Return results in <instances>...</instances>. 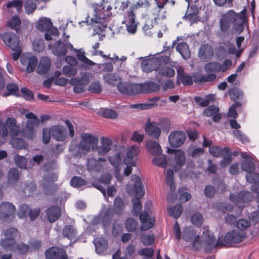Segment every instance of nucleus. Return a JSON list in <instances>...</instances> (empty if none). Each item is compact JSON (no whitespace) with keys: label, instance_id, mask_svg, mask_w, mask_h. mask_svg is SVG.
Instances as JSON below:
<instances>
[{"label":"nucleus","instance_id":"nucleus-1","mask_svg":"<svg viewBox=\"0 0 259 259\" xmlns=\"http://www.w3.org/2000/svg\"><path fill=\"white\" fill-rule=\"evenodd\" d=\"M197 83H201L210 81V63H207L203 70H201L200 73H195L191 76L184 72V69L179 67L177 69V84L179 85L180 81L184 85H190L192 84L193 81Z\"/></svg>","mask_w":259,"mask_h":259},{"label":"nucleus","instance_id":"nucleus-2","mask_svg":"<svg viewBox=\"0 0 259 259\" xmlns=\"http://www.w3.org/2000/svg\"><path fill=\"white\" fill-rule=\"evenodd\" d=\"M246 236L247 233L245 231L233 230L227 233L223 238H220L217 242H215V240L211 236V245L215 244L217 246H219L236 244L243 241Z\"/></svg>","mask_w":259,"mask_h":259},{"label":"nucleus","instance_id":"nucleus-3","mask_svg":"<svg viewBox=\"0 0 259 259\" xmlns=\"http://www.w3.org/2000/svg\"><path fill=\"white\" fill-rule=\"evenodd\" d=\"M81 140L78 144V149L84 152L86 154L91 148L95 151L96 145L98 144L99 140L97 137L89 133H83L80 136Z\"/></svg>","mask_w":259,"mask_h":259},{"label":"nucleus","instance_id":"nucleus-4","mask_svg":"<svg viewBox=\"0 0 259 259\" xmlns=\"http://www.w3.org/2000/svg\"><path fill=\"white\" fill-rule=\"evenodd\" d=\"M138 83H133L130 82H119L117 85L118 91L122 94L132 96L139 94Z\"/></svg>","mask_w":259,"mask_h":259},{"label":"nucleus","instance_id":"nucleus-5","mask_svg":"<svg viewBox=\"0 0 259 259\" xmlns=\"http://www.w3.org/2000/svg\"><path fill=\"white\" fill-rule=\"evenodd\" d=\"M132 181L135 183L133 188L131 186H127L126 192L131 195H138L142 197L144 195V185L141 179L136 175H132Z\"/></svg>","mask_w":259,"mask_h":259},{"label":"nucleus","instance_id":"nucleus-6","mask_svg":"<svg viewBox=\"0 0 259 259\" xmlns=\"http://www.w3.org/2000/svg\"><path fill=\"white\" fill-rule=\"evenodd\" d=\"M231 201L236 203L238 207L242 206V204L247 203L252 200L253 195L248 192L241 191L237 193H231L230 195Z\"/></svg>","mask_w":259,"mask_h":259},{"label":"nucleus","instance_id":"nucleus-7","mask_svg":"<svg viewBox=\"0 0 259 259\" xmlns=\"http://www.w3.org/2000/svg\"><path fill=\"white\" fill-rule=\"evenodd\" d=\"M46 259H68L66 251L62 248L52 246L45 251Z\"/></svg>","mask_w":259,"mask_h":259},{"label":"nucleus","instance_id":"nucleus-8","mask_svg":"<svg viewBox=\"0 0 259 259\" xmlns=\"http://www.w3.org/2000/svg\"><path fill=\"white\" fill-rule=\"evenodd\" d=\"M186 135L183 132L176 131L171 132L168 136V142L170 146L178 148L182 146L185 142Z\"/></svg>","mask_w":259,"mask_h":259},{"label":"nucleus","instance_id":"nucleus-9","mask_svg":"<svg viewBox=\"0 0 259 259\" xmlns=\"http://www.w3.org/2000/svg\"><path fill=\"white\" fill-rule=\"evenodd\" d=\"M68 49L77 51V50L73 48L71 43H64L61 41H57L53 47L52 52L54 55L58 57L65 56L67 53Z\"/></svg>","mask_w":259,"mask_h":259},{"label":"nucleus","instance_id":"nucleus-10","mask_svg":"<svg viewBox=\"0 0 259 259\" xmlns=\"http://www.w3.org/2000/svg\"><path fill=\"white\" fill-rule=\"evenodd\" d=\"M58 179V175L54 172H49L43 176L41 184L44 191L46 192L47 194L51 193V192H47L50 188L54 189L57 188V186L54 184V182L56 181Z\"/></svg>","mask_w":259,"mask_h":259},{"label":"nucleus","instance_id":"nucleus-11","mask_svg":"<svg viewBox=\"0 0 259 259\" xmlns=\"http://www.w3.org/2000/svg\"><path fill=\"white\" fill-rule=\"evenodd\" d=\"M0 38L4 44L10 48H14V47L20 45L19 36L14 33L10 32L1 33Z\"/></svg>","mask_w":259,"mask_h":259},{"label":"nucleus","instance_id":"nucleus-12","mask_svg":"<svg viewBox=\"0 0 259 259\" xmlns=\"http://www.w3.org/2000/svg\"><path fill=\"white\" fill-rule=\"evenodd\" d=\"M89 82L88 76L83 75L81 78H73L70 80V83L74 86L73 91L75 93H80L85 91V85Z\"/></svg>","mask_w":259,"mask_h":259},{"label":"nucleus","instance_id":"nucleus-13","mask_svg":"<svg viewBox=\"0 0 259 259\" xmlns=\"http://www.w3.org/2000/svg\"><path fill=\"white\" fill-rule=\"evenodd\" d=\"M106 162L104 158L100 157L98 159L90 158L87 160V168L90 171L101 172L104 168V163Z\"/></svg>","mask_w":259,"mask_h":259},{"label":"nucleus","instance_id":"nucleus-14","mask_svg":"<svg viewBox=\"0 0 259 259\" xmlns=\"http://www.w3.org/2000/svg\"><path fill=\"white\" fill-rule=\"evenodd\" d=\"M112 144L113 142L111 139L102 137L100 138V145H96L95 151L99 155H104L111 150Z\"/></svg>","mask_w":259,"mask_h":259},{"label":"nucleus","instance_id":"nucleus-15","mask_svg":"<svg viewBox=\"0 0 259 259\" xmlns=\"http://www.w3.org/2000/svg\"><path fill=\"white\" fill-rule=\"evenodd\" d=\"M139 94L145 93H151L158 91L160 85L151 81H147L142 83H138Z\"/></svg>","mask_w":259,"mask_h":259},{"label":"nucleus","instance_id":"nucleus-16","mask_svg":"<svg viewBox=\"0 0 259 259\" xmlns=\"http://www.w3.org/2000/svg\"><path fill=\"white\" fill-rule=\"evenodd\" d=\"M140 220L142 223L141 230L146 231L152 228L155 224V219L150 218L149 214L147 211H144L140 215Z\"/></svg>","mask_w":259,"mask_h":259},{"label":"nucleus","instance_id":"nucleus-17","mask_svg":"<svg viewBox=\"0 0 259 259\" xmlns=\"http://www.w3.org/2000/svg\"><path fill=\"white\" fill-rule=\"evenodd\" d=\"M15 211V207L9 202H3L0 204V219L4 220L14 214Z\"/></svg>","mask_w":259,"mask_h":259},{"label":"nucleus","instance_id":"nucleus-18","mask_svg":"<svg viewBox=\"0 0 259 259\" xmlns=\"http://www.w3.org/2000/svg\"><path fill=\"white\" fill-rule=\"evenodd\" d=\"M48 221L53 223L58 220L61 214V209L57 205H51L46 211Z\"/></svg>","mask_w":259,"mask_h":259},{"label":"nucleus","instance_id":"nucleus-19","mask_svg":"<svg viewBox=\"0 0 259 259\" xmlns=\"http://www.w3.org/2000/svg\"><path fill=\"white\" fill-rule=\"evenodd\" d=\"M39 119L28 120L26 123V128L24 134L28 139H33L35 137V131L34 127L39 124Z\"/></svg>","mask_w":259,"mask_h":259},{"label":"nucleus","instance_id":"nucleus-20","mask_svg":"<svg viewBox=\"0 0 259 259\" xmlns=\"http://www.w3.org/2000/svg\"><path fill=\"white\" fill-rule=\"evenodd\" d=\"M175 74V71L174 69L168 66H164L160 67L156 72L155 80L160 83L161 81V78L159 76H163L167 77H172Z\"/></svg>","mask_w":259,"mask_h":259},{"label":"nucleus","instance_id":"nucleus-21","mask_svg":"<svg viewBox=\"0 0 259 259\" xmlns=\"http://www.w3.org/2000/svg\"><path fill=\"white\" fill-rule=\"evenodd\" d=\"M50 129L53 139L58 141H63L66 139V133L64 127L60 125L53 126Z\"/></svg>","mask_w":259,"mask_h":259},{"label":"nucleus","instance_id":"nucleus-22","mask_svg":"<svg viewBox=\"0 0 259 259\" xmlns=\"http://www.w3.org/2000/svg\"><path fill=\"white\" fill-rule=\"evenodd\" d=\"M145 130L146 134L155 139H158L161 134L160 129L155 122H147Z\"/></svg>","mask_w":259,"mask_h":259},{"label":"nucleus","instance_id":"nucleus-23","mask_svg":"<svg viewBox=\"0 0 259 259\" xmlns=\"http://www.w3.org/2000/svg\"><path fill=\"white\" fill-rule=\"evenodd\" d=\"M135 15L133 11L129 12L125 20L127 30L131 33L136 32L137 24L135 22Z\"/></svg>","mask_w":259,"mask_h":259},{"label":"nucleus","instance_id":"nucleus-24","mask_svg":"<svg viewBox=\"0 0 259 259\" xmlns=\"http://www.w3.org/2000/svg\"><path fill=\"white\" fill-rule=\"evenodd\" d=\"M51 64V62L49 58L42 57L37 66V72L40 74L47 73L50 70Z\"/></svg>","mask_w":259,"mask_h":259},{"label":"nucleus","instance_id":"nucleus-25","mask_svg":"<svg viewBox=\"0 0 259 259\" xmlns=\"http://www.w3.org/2000/svg\"><path fill=\"white\" fill-rule=\"evenodd\" d=\"M63 237L67 238L70 240H72L77 237V232L73 225H65L62 230Z\"/></svg>","mask_w":259,"mask_h":259},{"label":"nucleus","instance_id":"nucleus-26","mask_svg":"<svg viewBox=\"0 0 259 259\" xmlns=\"http://www.w3.org/2000/svg\"><path fill=\"white\" fill-rule=\"evenodd\" d=\"M140 153L139 147L137 146H132L130 147L126 151V155L124 158V161H126V163L130 164V162H136L134 157L137 156Z\"/></svg>","mask_w":259,"mask_h":259},{"label":"nucleus","instance_id":"nucleus-27","mask_svg":"<svg viewBox=\"0 0 259 259\" xmlns=\"http://www.w3.org/2000/svg\"><path fill=\"white\" fill-rule=\"evenodd\" d=\"M176 50L184 59L187 60L190 58L191 52L188 45L186 42L178 43L176 47Z\"/></svg>","mask_w":259,"mask_h":259},{"label":"nucleus","instance_id":"nucleus-28","mask_svg":"<svg viewBox=\"0 0 259 259\" xmlns=\"http://www.w3.org/2000/svg\"><path fill=\"white\" fill-rule=\"evenodd\" d=\"M96 250L98 254L102 253L106 250L108 246L107 239L104 238H98L94 240Z\"/></svg>","mask_w":259,"mask_h":259},{"label":"nucleus","instance_id":"nucleus-29","mask_svg":"<svg viewBox=\"0 0 259 259\" xmlns=\"http://www.w3.org/2000/svg\"><path fill=\"white\" fill-rule=\"evenodd\" d=\"M199 57L203 61H208L210 58V46L202 45L199 50Z\"/></svg>","mask_w":259,"mask_h":259},{"label":"nucleus","instance_id":"nucleus-30","mask_svg":"<svg viewBox=\"0 0 259 259\" xmlns=\"http://www.w3.org/2000/svg\"><path fill=\"white\" fill-rule=\"evenodd\" d=\"M146 145L149 152L152 155L156 156L161 154L162 149L157 142L149 140L147 142Z\"/></svg>","mask_w":259,"mask_h":259},{"label":"nucleus","instance_id":"nucleus-31","mask_svg":"<svg viewBox=\"0 0 259 259\" xmlns=\"http://www.w3.org/2000/svg\"><path fill=\"white\" fill-rule=\"evenodd\" d=\"M19 179L18 169L17 168H12L8 174L7 181L8 184L14 187Z\"/></svg>","mask_w":259,"mask_h":259},{"label":"nucleus","instance_id":"nucleus-32","mask_svg":"<svg viewBox=\"0 0 259 259\" xmlns=\"http://www.w3.org/2000/svg\"><path fill=\"white\" fill-rule=\"evenodd\" d=\"M175 159L177 165L175 167V171H178L186 162V157L183 151L178 150L175 153Z\"/></svg>","mask_w":259,"mask_h":259},{"label":"nucleus","instance_id":"nucleus-33","mask_svg":"<svg viewBox=\"0 0 259 259\" xmlns=\"http://www.w3.org/2000/svg\"><path fill=\"white\" fill-rule=\"evenodd\" d=\"M103 78L106 83L112 86H117L119 82L122 80L121 78L115 73L106 74L103 76Z\"/></svg>","mask_w":259,"mask_h":259},{"label":"nucleus","instance_id":"nucleus-34","mask_svg":"<svg viewBox=\"0 0 259 259\" xmlns=\"http://www.w3.org/2000/svg\"><path fill=\"white\" fill-rule=\"evenodd\" d=\"M91 21L92 22L95 23V24L93 25L94 32L93 35L98 34L102 35V33L104 30V27L101 24V18L100 17H95L92 18Z\"/></svg>","mask_w":259,"mask_h":259},{"label":"nucleus","instance_id":"nucleus-35","mask_svg":"<svg viewBox=\"0 0 259 259\" xmlns=\"http://www.w3.org/2000/svg\"><path fill=\"white\" fill-rule=\"evenodd\" d=\"M246 21V18L243 15H241L240 16L236 17L234 25V29L238 33H241L243 32L244 28V24Z\"/></svg>","mask_w":259,"mask_h":259},{"label":"nucleus","instance_id":"nucleus-36","mask_svg":"<svg viewBox=\"0 0 259 259\" xmlns=\"http://www.w3.org/2000/svg\"><path fill=\"white\" fill-rule=\"evenodd\" d=\"M52 27V23L48 18L40 19L38 21L37 28L41 31H50Z\"/></svg>","mask_w":259,"mask_h":259},{"label":"nucleus","instance_id":"nucleus-37","mask_svg":"<svg viewBox=\"0 0 259 259\" xmlns=\"http://www.w3.org/2000/svg\"><path fill=\"white\" fill-rule=\"evenodd\" d=\"M167 210L169 215L177 219L181 215L183 208L181 204H178L174 206L167 207Z\"/></svg>","mask_w":259,"mask_h":259},{"label":"nucleus","instance_id":"nucleus-38","mask_svg":"<svg viewBox=\"0 0 259 259\" xmlns=\"http://www.w3.org/2000/svg\"><path fill=\"white\" fill-rule=\"evenodd\" d=\"M0 245L4 250L12 251L16 245V240L5 238L1 240Z\"/></svg>","mask_w":259,"mask_h":259},{"label":"nucleus","instance_id":"nucleus-39","mask_svg":"<svg viewBox=\"0 0 259 259\" xmlns=\"http://www.w3.org/2000/svg\"><path fill=\"white\" fill-rule=\"evenodd\" d=\"M20 25L21 21L19 17L17 15L13 16L11 19L7 22V26L17 32L19 30Z\"/></svg>","mask_w":259,"mask_h":259},{"label":"nucleus","instance_id":"nucleus-40","mask_svg":"<svg viewBox=\"0 0 259 259\" xmlns=\"http://www.w3.org/2000/svg\"><path fill=\"white\" fill-rule=\"evenodd\" d=\"M166 182L170 187L171 191H174L176 189L175 182L174 181V172L172 169H168L165 176Z\"/></svg>","mask_w":259,"mask_h":259},{"label":"nucleus","instance_id":"nucleus-41","mask_svg":"<svg viewBox=\"0 0 259 259\" xmlns=\"http://www.w3.org/2000/svg\"><path fill=\"white\" fill-rule=\"evenodd\" d=\"M231 153V151L227 147H225L223 149H222L218 146H211V155L215 157H219L224 155L225 153Z\"/></svg>","mask_w":259,"mask_h":259},{"label":"nucleus","instance_id":"nucleus-42","mask_svg":"<svg viewBox=\"0 0 259 259\" xmlns=\"http://www.w3.org/2000/svg\"><path fill=\"white\" fill-rule=\"evenodd\" d=\"M29 247L28 245L25 244L23 242H20L19 243L15 245V247L12 251L14 252H17L19 254H25L29 250Z\"/></svg>","mask_w":259,"mask_h":259},{"label":"nucleus","instance_id":"nucleus-43","mask_svg":"<svg viewBox=\"0 0 259 259\" xmlns=\"http://www.w3.org/2000/svg\"><path fill=\"white\" fill-rule=\"evenodd\" d=\"M63 73L67 77L75 76L77 73V69L74 66L65 65L62 68Z\"/></svg>","mask_w":259,"mask_h":259},{"label":"nucleus","instance_id":"nucleus-44","mask_svg":"<svg viewBox=\"0 0 259 259\" xmlns=\"http://www.w3.org/2000/svg\"><path fill=\"white\" fill-rule=\"evenodd\" d=\"M241 165L242 170L248 173L252 172L255 169V165L252 160L243 161Z\"/></svg>","mask_w":259,"mask_h":259},{"label":"nucleus","instance_id":"nucleus-45","mask_svg":"<svg viewBox=\"0 0 259 259\" xmlns=\"http://www.w3.org/2000/svg\"><path fill=\"white\" fill-rule=\"evenodd\" d=\"M159 157L152 159V163L158 166L165 168L167 166L166 157L165 155H159Z\"/></svg>","mask_w":259,"mask_h":259},{"label":"nucleus","instance_id":"nucleus-46","mask_svg":"<svg viewBox=\"0 0 259 259\" xmlns=\"http://www.w3.org/2000/svg\"><path fill=\"white\" fill-rule=\"evenodd\" d=\"M133 203V213L134 215H138L140 214L142 208L141 201L139 197L134 198L132 200Z\"/></svg>","mask_w":259,"mask_h":259},{"label":"nucleus","instance_id":"nucleus-47","mask_svg":"<svg viewBox=\"0 0 259 259\" xmlns=\"http://www.w3.org/2000/svg\"><path fill=\"white\" fill-rule=\"evenodd\" d=\"M70 185L75 188H78L84 186L87 182L80 177L74 176L70 180Z\"/></svg>","mask_w":259,"mask_h":259},{"label":"nucleus","instance_id":"nucleus-48","mask_svg":"<svg viewBox=\"0 0 259 259\" xmlns=\"http://www.w3.org/2000/svg\"><path fill=\"white\" fill-rule=\"evenodd\" d=\"M10 144L13 147L19 149H21L25 146V142L21 138H12L10 140Z\"/></svg>","mask_w":259,"mask_h":259},{"label":"nucleus","instance_id":"nucleus-49","mask_svg":"<svg viewBox=\"0 0 259 259\" xmlns=\"http://www.w3.org/2000/svg\"><path fill=\"white\" fill-rule=\"evenodd\" d=\"M38 64V60L35 56H31L28 59V64L26 67V70L28 73L34 71L37 64Z\"/></svg>","mask_w":259,"mask_h":259},{"label":"nucleus","instance_id":"nucleus-50","mask_svg":"<svg viewBox=\"0 0 259 259\" xmlns=\"http://www.w3.org/2000/svg\"><path fill=\"white\" fill-rule=\"evenodd\" d=\"M251 225L249 220L245 219H241L236 222V227L238 231H244L250 227Z\"/></svg>","mask_w":259,"mask_h":259},{"label":"nucleus","instance_id":"nucleus-51","mask_svg":"<svg viewBox=\"0 0 259 259\" xmlns=\"http://www.w3.org/2000/svg\"><path fill=\"white\" fill-rule=\"evenodd\" d=\"M125 226L127 231L133 232L137 228L138 222L135 219L130 218L126 220Z\"/></svg>","mask_w":259,"mask_h":259},{"label":"nucleus","instance_id":"nucleus-52","mask_svg":"<svg viewBox=\"0 0 259 259\" xmlns=\"http://www.w3.org/2000/svg\"><path fill=\"white\" fill-rule=\"evenodd\" d=\"M124 208V203L121 198L116 197L114 201V208L115 212L120 214Z\"/></svg>","mask_w":259,"mask_h":259},{"label":"nucleus","instance_id":"nucleus-53","mask_svg":"<svg viewBox=\"0 0 259 259\" xmlns=\"http://www.w3.org/2000/svg\"><path fill=\"white\" fill-rule=\"evenodd\" d=\"M191 9H193L192 12L189 13L185 16L186 19L189 20L191 23H195L198 20V10L196 7H191Z\"/></svg>","mask_w":259,"mask_h":259},{"label":"nucleus","instance_id":"nucleus-54","mask_svg":"<svg viewBox=\"0 0 259 259\" xmlns=\"http://www.w3.org/2000/svg\"><path fill=\"white\" fill-rule=\"evenodd\" d=\"M110 163L115 168L118 167L121 161V155L120 153L117 152L108 157Z\"/></svg>","mask_w":259,"mask_h":259},{"label":"nucleus","instance_id":"nucleus-55","mask_svg":"<svg viewBox=\"0 0 259 259\" xmlns=\"http://www.w3.org/2000/svg\"><path fill=\"white\" fill-rule=\"evenodd\" d=\"M195 102L199 106L205 107L209 105L210 100V94L207 95L206 99H204L200 97H195L194 98Z\"/></svg>","mask_w":259,"mask_h":259},{"label":"nucleus","instance_id":"nucleus-56","mask_svg":"<svg viewBox=\"0 0 259 259\" xmlns=\"http://www.w3.org/2000/svg\"><path fill=\"white\" fill-rule=\"evenodd\" d=\"M29 209L30 208L28 205L26 204H22L19 207V211L17 214L18 217L21 219L26 218L28 216Z\"/></svg>","mask_w":259,"mask_h":259},{"label":"nucleus","instance_id":"nucleus-57","mask_svg":"<svg viewBox=\"0 0 259 259\" xmlns=\"http://www.w3.org/2000/svg\"><path fill=\"white\" fill-rule=\"evenodd\" d=\"M17 234V230L13 227L7 229L4 232L5 238L9 239L16 240Z\"/></svg>","mask_w":259,"mask_h":259},{"label":"nucleus","instance_id":"nucleus-58","mask_svg":"<svg viewBox=\"0 0 259 259\" xmlns=\"http://www.w3.org/2000/svg\"><path fill=\"white\" fill-rule=\"evenodd\" d=\"M16 164L21 168H25L27 166V159L24 156L16 155L14 157Z\"/></svg>","mask_w":259,"mask_h":259},{"label":"nucleus","instance_id":"nucleus-59","mask_svg":"<svg viewBox=\"0 0 259 259\" xmlns=\"http://www.w3.org/2000/svg\"><path fill=\"white\" fill-rule=\"evenodd\" d=\"M36 185L33 182L27 183L24 188L23 192L27 195H31L36 191Z\"/></svg>","mask_w":259,"mask_h":259},{"label":"nucleus","instance_id":"nucleus-60","mask_svg":"<svg viewBox=\"0 0 259 259\" xmlns=\"http://www.w3.org/2000/svg\"><path fill=\"white\" fill-rule=\"evenodd\" d=\"M238 16H240V15H236L234 11L230 10L227 13L223 15L221 19H222L223 22L224 21H226L227 22L230 23L233 20L235 21L236 17Z\"/></svg>","mask_w":259,"mask_h":259},{"label":"nucleus","instance_id":"nucleus-61","mask_svg":"<svg viewBox=\"0 0 259 259\" xmlns=\"http://www.w3.org/2000/svg\"><path fill=\"white\" fill-rule=\"evenodd\" d=\"M229 95L231 99L235 101L241 99L242 97V91L237 89H232L229 91Z\"/></svg>","mask_w":259,"mask_h":259},{"label":"nucleus","instance_id":"nucleus-62","mask_svg":"<svg viewBox=\"0 0 259 259\" xmlns=\"http://www.w3.org/2000/svg\"><path fill=\"white\" fill-rule=\"evenodd\" d=\"M191 221L193 225L199 226L203 221V215L200 212L195 213L192 216Z\"/></svg>","mask_w":259,"mask_h":259},{"label":"nucleus","instance_id":"nucleus-63","mask_svg":"<svg viewBox=\"0 0 259 259\" xmlns=\"http://www.w3.org/2000/svg\"><path fill=\"white\" fill-rule=\"evenodd\" d=\"M152 61L149 59H145L141 62V68L145 72H150L153 70L152 68Z\"/></svg>","mask_w":259,"mask_h":259},{"label":"nucleus","instance_id":"nucleus-64","mask_svg":"<svg viewBox=\"0 0 259 259\" xmlns=\"http://www.w3.org/2000/svg\"><path fill=\"white\" fill-rule=\"evenodd\" d=\"M246 180L250 183H257L259 182V174L250 172L246 176Z\"/></svg>","mask_w":259,"mask_h":259}]
</instances>
